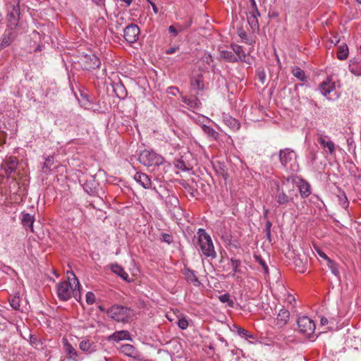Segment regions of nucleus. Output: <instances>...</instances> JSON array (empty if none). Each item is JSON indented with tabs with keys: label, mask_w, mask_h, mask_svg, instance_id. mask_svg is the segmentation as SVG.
I'll use <instances>...</instances> for the list:
<instances>
[{
	"label": "nucleus",
	"mask_w": 361,
	"mask_h": 361,
	"mask_svg": "<svg viewBox=\"0 0 361 361\" xmlns=\"http://www.w3.org/2000/svg\"><path fill=\"white\" fill-rule=\"evenodd\" d=\"M293 264L298 272L305 273L307 267V257L305 255H295L293 258Z\"/></svg>",
	"instance_id": "nucleus-18"
},
{
	"label": "nucleus",
	"mask_w": 361,
	"mask_h": 361,
	"mask_svg": "<svg viewBox=\"0 0 361 361\" xmlns=\"http://www.w3.org/2000/svg\"><path fill=\"white\" fill-rule=\"evenodd\" d=\"M238 35L239 37L247 44H252V42H250L248 38H247V35L246 34V32L243 30H240L238 31Z\"/></svg>",
	"instance_id": "nucleus-46"
},
{
	"label": "nucleus",
	"mask_w": 361,
	"mask_h": 361,
	"mask_svg": "<svg viewBox=\"0 0 361 361\" xmlns=\"http://www.w3.org/2000/svg\"><path fill=\"white\" fill-rule=\"evenodd\" d=\"M99 345L90 336L81 338L79 342V349L86 355H90L98 351Z\"/></svg>",
	"instance_id": "nucleus-11"
},
{
	"label": "nucleus",
	"mask_w": 361,
	"mask_h": 361,
	"mask_svg": "<svg viewBox=\"0 0 361 361\" xmlns=\"http://www.w3.org/2000/svg\"><path fill=\"white\" fill-rule=\"evenodd\" d=\"M317 250V253L319 257H320L321 258H323L324 259L326 260V262H329L331 259L322 251L319 248H317L316 249Z\"/></svg>",
	"instance_id": "nucleus-52"
},
{
	"label": "nucleus",
	"mask_w": 361,
	"mask_h": 361,
	"mask_svg": "<svg viewBox=\"0 0 361 361\" xmlns=\"http://www.w3.org/2000/svg\"><path fill=\"white\" fill-rule=\"evenodd\" d=\"M107 340L109 341H116L118 342L122 340H131V337L130 335V333L126 330H121L114 332V334H111L108 338Z\"/></svg>",
	"instance_id": "nucleus-22"
},
{
	"label": "nucleus",
	"mask_w": 361,
	"mask_h": 361,
	"mask_svg": "<svg viewBox=\"0 0 361 361\" xmlns=\"http://www.w3.org/2000/svg\"><path fill=\"white\" fill-rule=\"evenodd\" d=\"M317 141L323 148L328 149L329 154H334L335 153V145L327 136L319 133Z\"/></svg>",
	"instance_id": "nucleus-19"
},
{
	"label": "nucleus",
	"mask_w": 361,
	"mask_h": 361,
	"mask_svg": "<svg viewBox=\"0 0 361 361\" xmlns=\"http://www.w3.org/2000/svg\"><path fill=\"white\" fill-rule=\"evenodd\" d=\"M197 234V243L202 254L207 257L215 258L216 254L210 235L203 228H199Z\"/></svg>",
	"instance_id": "nucleus-4"
},
{
	"label": "nucleus",
	"mask_w": 361,
	"mask_h": 361,
	"mask_svg": "<svg viewBox=\"0 0 361 361\" xmlns=\"http://www.w3.org/2000/svg\"><path fill=\"white\" fill-rule=\"evenodd\" d=\"M123 32L125 39L129 43H134L138 39L140 28L137 25L132 23L125 27Z\"/></svg>",
	"instance_id": "nucleus-14"
},
{
	"label": "nucleus",
	"mask_w": 361,
	"mask_h": 361,
	"mask_svg": "<svg viewBox=\"0 0 361 361\" xmlns=\"http://www.w3.org/2000/svg\"><path fill=\"white\" fill-rule=\"evenodd\" d=\"M293 181L298 188L300 195L302 198H307L311 195L312 188L307 180L302 178L296 177L294 178Z\"/></svg>",
	"instance_id": "nucleus-15"
},
{
	"label": "nucleus",
	"mask_w": 361,
	"mask_h": 361,
	"mask_svg": "<svg viewBox=\"0 0 361 361\" xmlns=\"http://www.w3.org/2000/svg\"><path fill=\"white\" fill-rule=\"evenodd\" d=\"M231 48L233 54L238 57V61H245L246 54L243 51V47L238 44H232Z\"/></svg>",
	"instance_id": "nucleus-30"
},
{
	"label": "nucleus",
	"mask_w": 361,
	"mask_h": 361,
	"mask_svg": "<svg viewBox=\"0 0 361 361\" xmlns=\"http://www.w3.org/2000/svg\"><path fill=\"white\" fill-rule=\"evenodd\" d=\"M107 315L118 322L128 323L134 314L133 310L126 306L114 305L106 310Z\"/></svg>",
	"instance_id": "nucleus-3"
},
{
	"label": "nucleus",
	"mask_w": 361,
	"mask_h": 361,
	"mask_svg": "<svg viewBox=\"0 0 361 361\" xmlns=\"http://www.w3.org/2000/svg\"><path fill=\"white\" fill-rule=\"evenodd\" d=\"M169 32L173 34L174 37H176L178 34V31L176 29V27L173 25L169 26Z\"/></svg>",
	"instance_id": "nucleus-54"
},
{
	"label": "nucleus",
	"mask_w": 361,
	"mask_h": 361,
	"mask_svg": "<svg viewBox=\"0 0 361 361\" xmlns=\"http://www.w3.org/2000/svg\"><path fill=\"white\" fill-rule=\"evenodd\" d=\"M290 318L289 311L286 309H281L277 315V324L282 327L287 324Z\"/></svg>",
	"instance_id": "nucleus-27"
},
{
	"label": "nucleus",
	"mask_w": 361,
	"mask_h": 361,
	"mask_svg": "<svg viewBox=\"0 0 361 361\" xmlns=\"http://www.w3.org/2000/svg\"><path fill=\"white\" fill-rule=\"evenodd\" d=\"M220 57L230 63H235L238 61V57L230 51H221L220 52Z\"/></svg>",
	"instance_id": "nucleus-31"
},
{
	"label": "nucleus",
	"mask_w": 361,
	"mask_h": 361,
	"mask_svg": "<svg viewBox=\"0 0 361 361\" xmlns=\"http://www.w3.org/2000/svg\"><path fill=\"white\" fill-rule=\"evenodd\" d=\"M271 226H272L271 222L267 221L266 223V226H266V233H267V235L268 238H269L270 235H271L270 229H271Z\"/></svg>",
	"instance_id": "nucleus-53"
},
{
	"label": "nucleus",
	"mask_w": 361,
	"mask_h": 361,
	"mask_svg": "<svg viewBox=\"0 0 361 361\" xmlns=\"http://www.w3.org/2000/svg\"><path fill=\"white\" fill-rule=\"evenodd\" d=\"M134 179L136 182L139 183L144 188H151L152 181L147 174L141 172H137L134 176Z\"/></svg>",
	"instance_id": "nucleus-20"
},
{
	"label": "nucleus",
	"mask_w": 361,
	"mask_h": 361,
	"mask_svg": "<svg viewBox=\"0 0 361 361\" xmlns=\"http://www.w3.org/2000/svg\"><path fill=\"white\" fill-rule=\"evenodd\" d=\"M21 221L26 229H30L31 232H34L33 224L35 222V216L33 215L28 213H22Z\"/></svg>",
	"instance_id": "nucleus-24"
},
{
	"label": "nucleus",
	"mask_w": 361,
	"mask_h": 361,
	"mask_svg": "<svg viewBox=\"0 0 361 361\" xmlns=\"http://www.w3.org/2000/svg\"><path fill=\"white\" fill-rule=\"evenodd\" d=\"M54 163V158L53 156H49L45 159V161L42 166V170L44 173L49 172L51 170V166Z\"/></svg>",
	"instance_id": "nucleus-36"
},
{
	"label": "nucleus",
	"mask_w": 361,
	"mask_h": 361,
	"mask_svg": "<svg viewBox=\"0 0 361 361\" xmlns=\"http://www.w3.org/2000/svg\"><path fill=\"white\" fill-rule=\"evenodd\" d=\"M256 74H257V79L259 80V81L262 84H264L266 81V73H265L264 70L262 68H258L257 70Z\"/></svg>",
	"instance_id": "nucleus-41"
},
{
	"label": "nucleus",
	"mask_w": 361,
	"mask_h": 361,
	"mask_svg": "<svg viewBox=\"0 0 361 361\" xmlns=\"http://www.w3.org/2000/svg\"><path fill=\"white\" fill-rule=\"evenodd\" d=\"M288 179L282 181L281 184L276 183V188L273 190L272 197L276 207L286 208L295 204V199L298 197V194L294 188H290L288 186Z\"/></svg>",
	"instance_id": "nucleus-1"
},
{
	"label": "nucleus",
	"mask_w": 361,
	"mask_h": 361,
	"mask_svg": "<svg viewBox=\"0 0 361 361\" xmlns=\"http://www.w3.org/2000/svg\"><path fill=\"white\" fill-rule=\"evenodd\" d=\"M219 300L221 302H227L228 303V305L230 307H233V305H234V302L231 299V296L228 293H225V294H223V295H221L219 297Z\"/></svg>",
	"instance_id": "nucleus-38"
},
{
	"label": "nucleus",
	"mask_w": 361,
	"mask_h": 361,
	"mask_svg": "<svg viewBox=\"0 0 361 361\" xmlns=\"http://www.w3.org/2000/svg\"><path fill=\"white\" fill-rule=\"evenodd\" d=\"M202 129L203 132L208 135V137L212 138L214 140H217L219 136V133L216 132L214 128L207 125H202Z\"/></svg>",
	"instance_id": "nucleus-32"
},
{
	"label": "nucleus",
	"mask_w": 361,
	"mask_h": 361,
	"mask_svg": "<svg viewBox=\"0 0 361 361\" xmlns=\"http://www.w3.org/2000/svg\"><path fill=\"white\" fill-rule=\"evenodd\" d=\"M255 258L256 261L262 266L264 273L267 274H269V267L265 261L260 256L255 255Z\"/></svg>",
	"instance_id": "nucleus-42"
},
{
	"label": "nucleus",
	"mask_w": 361,
	"mask_h": 361,
	"mask_svg": "<svg viewBox=\"0 0 361 361\" xmlns=\"http://www.w3.org/2000/svg\"><path fill=\"white\" fill-rule=\"evenodd\" d=\"M315 159H316V155H315V154H314V156H313V157H312V160L314 161V160H315Z\"/></svg>",
	"instance_id": "nucleus-64"
},
{
	"label": "nucleus",
	"mask_w": 361,
	"mask_h": 361,
	"mask_svg": "<svg viewBox=\"0 0 361 361\" xmlns=\"http://www.w3.org/2000/svg\"><path fill=\"white\" fill-rule=\"evenodd\" d=\"M20 6L18 4H12L8 8V28L14 30L18 24Z\"/></svg>",
	"instance_id": "nucleus-12"
},
{
	"label": "nucleus",
	"mask_w": 361,
	"mask_h": 361,
	"mask_svg": "<svg viewBox=\"0 0 361 361\" xmlns=\"http://www.w3.org/2000/svg\"><path fill=\"white\" fill-rule=\"evenodd\" d=\"M291 73L300 81L305 82L307 80L306 75L304 71L302 70L298 66L293 68Z\"/></svg>",
	"instance_id": "nucleus-33"
},
{
	"label": "nucleus",
	"mask_w": 361,
	"mask_h": 361,
	"mask_svg": "<svg viewBox=\"0 0 361 361\" xmlns=\"http://www.w3.org/2000/svg\"><path fill=\"white\" fill-rule=\"evenodd\" d=\"M327 265L329 268L330 269L331 273L338 277L339 276V271L338 268V265L336 262H334L332 259H330L329 262H327Z\"/></svg>",
	"instance_id": "nucleus-37"
},
{
	"label": "nucleus",
	"mask_w": 361,
	"mask_h": 361,
	"mask_svg": "<svg viewBox=\"0 0 361 361\" xmlns=\"http://www.w3.org/2000/svg\"><path fill=\"white\" fill-rule=\"evenodd\" d=\"M231 264L233 268V273L231 274L233 276H234L236 274L242 273L240 269L241 261L240 259L231 258Z\"/></svg>",
	"instance_id": "nucleus-35"
},
{
	"label": "nucleus",
	"mask_w": 361,
	"mask_h": 361,
	"mask_svg": "<svg viewBox=\"0 0 361 361\" xmlns=\"http://www.w3.org/2000/svg\"><path fill=\"white\" fill-rule=\"evenodd\" d=\"M348 56V47L346 44H343L339 46L337 52V57L340 60H345Z\"/></svg>",
	"instance_id": "nucleus-34"
},
{
	"label": "nucleus",
	"mask_w": 361,
	"mask_h": 361,
	"mask_svg": "<svg viewBox=\"0 0 361 361\" xmlns=\"http://www.w3.org/2000/svg\"><path fill=\"white\" fill-rule=\"evenodd\" d=\"M178 49V47H171V48L168 49L166 51V54H172L175 53Z\"/></svg>",
	"instance_id": "nucleus-56"
},
{
	"label": "nucleus",
	"mask_w": 361,
	"mask_h": 361,
	"mask_svg": "<svg viewBox=\"0 0 361 361\" xmlns=\"http://www.w3.org/2000/svg\"><path fill=\"white\" fill-rule=\"evenodd\" d=\"M161 240L164 243L170 244L173 240V237L168 233H163L161 236Z\"/></svg>",
	"instance_id": "nucleus-50"
},
{
	"label": "nucleus",
	"mask_w": 361,
	"mask_h": 361,
	"mask_svg": "<svg viewBox=\"0 0 361 361\" xmlns=\"http://www.w3.org/2000/svg\"><path fill=\"white\" fill-rule=\"evenodd\" d=\"M18 164V162L16 157H9L1 164L0 175L6 176L8 178H13L16 174Z\"/></svg>",
	"instance_id": "nucleus-9"
},
{
	"label": "nucleus",
	"mask_w": 361,
	"mask_h": 361,
	"mask_svg": "<svg viewBox=\"0 0 361 361\" xmlns=\"http://www.w3.org/2000/svg\"><path fill=\"white\" fill-rule=\"evenodd\" d=\"M192 19H189L183 25H178V27H179V31L181 32L185 29L190 27L192 25Z\"/></svg>",
	"instance_id": "nucleus-51"
},
{
	"label": "nucleus",
	"mask_w": 361,
	"mask_h": 361,
	"mask_svg": "<svg viewBox=\"0 0 361 361\" xmlns=\"http://www.w3.org/2000/svg\"><path fill=\"white\" fill-rule=\"evenodd\" d=\"M192 86L194 89H197L198 90H202L204 89V82L200 78H196L193 82H192Z\"/></svg>",
	"instance_id": "nucleus-43"
},
{
	"label": "nucleus",
	"mask_w": 361,
	"mask_h": 361,
	"mask_svg": "<svg viewBox=\"0 0 361 361\" xmlns=\"http://www.w3.org/2000/svg\"><path fill=\"white\" fill-rule=\"evenodd\" d=\"M183 275L186 280L190 283H192L194 286H199L200 285V281L192 270L188 268L184 269Z\"/></svg>",
	"instance_id": "nucleus-28"
},
{
	"label": "nucleus",
	"mask_w": 361,
	"mask_h": 361,
	"mask_svg": "<svg viewBox=\"0 0 361 361\" xmlns=\"http://www.w3.org/2000/svg\"><path fill=\"white\" fill-rule=\"evenodd\" d=\"M202 60L203 62H205L209 66L210 65L211 62L213 61L212 57L211 54L208 53H205L203 56L202 57Z\"/></svg>",
	"instance_id": "nucleus-49"
},
{
	"label": "nucleus",
	"mask_w": 361,
	"mask_h": 361,
	"mask_svg": "<svg viewBox=\"0 0 361 361\" xmlns=\"http://www.w3.org/2000/svg\"><path fill=\"white\" fill-rule=\"evenodd\" d=\"M233 327L236 329L238 335L241 336H245L246 338H253V336L250 334L249 331H247L246 329L237 326L235 325H234Z\"/></svg>",
	"instance_id": "nucleus-39"
},
{
	"label": "nucleus",
	"mask_w": 361,
	"mask_h": 361,
	"mask_svg": "<svg viewBox=\"0 0 361 361\" xmlns=\"http://www.w3.org/2000/svg\"><path fill=\"white\" fill-rule=\"evenodd\" d=\"M122 1L126 4V5L128 6L130 5L132 0H122Z\"/></svg>",
	"instance_id": "nucleus-61"
},
{
	"label": "nucleus",
	"mask_w": 361,
	"mask_h": 361,
	"mask_svg": "<svg viewBox=\"0 0 361 361\" xmlns=\"http://www.w3.org/2000/svg\"><path fill=\"white\" fill-rule=\"evenodd\" d=\"M86 302L89 305H92L95 302L94 294L92 292H87L86 294Z\"/></svg>",
	"instance_id": "nucleus-44"
},
{
	"label": "nucleus",
	"mask_w": 361,
	"mask_h": 361,
	"mask_svg": "<svg viewBox=\"0 0 361 361\" xmlns=\"http://www.w3.org/2000/svg\"><path fill=\"white\" fill-rule=\"evenodd\" d=\"M250 6L249 7L248 11H252L253 13L258 14L259 10L257 6V3L255 0H250Z\"/></svg>",
	"instance_id": "nucleus-45"
},
{
	"label": "nucleus",
	"mask_w": 361,
	"mask_h": 361,
	"mask_svg": "<svg viewBox=\"0 0 361 361\" xmlns=\"http://www.w3.org/2000/svg\"><path fill=\"white\" fill-rule=\"evenodd\" d=\"M320 322H321V324L324 326V325H326L328 324V319L324 317H322L321 319H320Z\"/></svg>",
	"instance_id": "nucleus-58"
},
{
	"label": "nucleus",
	"mask_w": 361,
	"mask_h": 361,
	"mask_svg": "<svg viewBox=\"0 0 361 361\" xmlns=\"http://www.w3.org/2000/svg\"><path fill=\"white\" fill-rule=\"evenodd\" d=\"M63 350L66 358L71 361H79L80 353L65 337L62 338Z\"/></svg>",
	"instance_id": "nucleus-13"
},
{
	"label": "nucleus",
	"mask_w": 361,
	"mask_h": 361,
	"mask_svg": "<svg viewBox=\"0 0 361 361\" xmlns=\"http://www.w3.org/2000/svg\"><path fill=\"white\" fill-rule=\"evenodd\" d=\"M99 309H100V310H102V311H105V309H104V308H103L102 307H99Z\"/></svg>",
	"instance_id": "nucleus-63"
},
{
	"label": "nucleus",
	"mask_w": 361,
	"mask_h": 361,
	"mask_svg": "<svg viewBox=\"0 0 361 361\" xmlns=\"http://www.w3.org/2000/svg\"><path fill=\"white\" fill-rule=\"evenodd\" d=\"M178 326L181 329H186L188 326V322L186 319L182 318L178 320Z\"/></svg>",
	"instance_id": "nucleus-47"
},
{
	"label": "nucleus",
	"mask_w": 361,
	"mask_h": 361,
	"mask_svg": "<svg viewBox=\"0 0 361 361\" xmlns=\"http://www.w3.org/2000/svg\"><path fill=\"white\" fill-rule=\"evenodd\" d=\"M79 63L82 68L85 70L98 68L101 65L99 59L92 53L82 55L80 57Z\"/></svg>",
	"instance_id": "nucleus-10"
},
{
	"label": "nucleus",
	"mask_w": 361,
	"mask_h": 361,
	"mask_svg": "<svg viewBox=\"0 0 361 361\" xmlns=\"http://www.w3.org/2000/svg\"><path fill=\"white\" fill-rule=\"evenodd\" d=\"M139 161L144 166L150 167L162 165L165 159L154 151L144 150L140 154Z\"/></svg>",
	"instance_id": "nucleus-6"
},
{
	"label": "nucleus",
	"mask_w": 361,
	"mask_h": 361,
	"mask_svg": "<svg viewBox=\"0 0 361 361\" xmlns=\"http://www.w3.org/2000/svg\"><path fill=\"white\" fill-rule=\"evenodd\" d=\"M223 122L226 126H227L230 129H231L233 131H235L240 128V124L239 121L229 115L224 116Z\"/></svg>",
	"instance_id": "nucleus-25"
},
{
	"label": "nucleus",
	"mask_w": 361,
	"mask_h": 361,
	"mask_svg": "<svg viewBox=\"0 0 361 361\" xmlns=\"http://www.w3.org/2000/svg\"><path fill=\"white\" fill-rule=\"evenodd\" d=\"M279 159L281 164L287 169L297 171L299 169L298 164L296 161L295 152L289 149L286 148L279 151Z\"/></svg>",
	"instance_id": "nucleus-5"
},
{
	"label": "nucleus",
	"mask_w": 361,
	"mask_h": 361,
	"mask_svg": "<svg viewBox=\"0 0 361 361\" xmlns=\"http://www.w3.org/2000/svg\"><path fill=\"white\" fill-rule=\"evenodd\" d=\"M111 270L116 274L118 275L123 280L128 281V274L125 271L124 269L118 264H111Z\"/></svg>",
	"instance_id": "nucleus-29"
},
{
	"label": "nucleus",
	"mask_w": 361,
	"mask_h": 361,
	"mask_svg": "<svg viewBox=\"0 0 361 361\" xmlns=\"http://www.w3.org/2000/svg\"><path fill=\"white\" fill-rule=\"evenodd\" d=\"M288 300L290 303H291L292 301H295V298L293 295H289L288 297Z\"/></svg>",
	"instance_id": "nucleus-60"
},
{
	"label": "nucleus",
	"mask_w": 361,
	"mask_h": 361,
	"mask_svg": "<svg viewBox=\"0 0 361 361\" xmlns=\"http://www.w3.org/2000/svg\"><path fill=\"white\" fill-rule=\"evenodd\" d=\"M82 186H83V188L84 190L87 192V193H91L93 192V190L91 187H90L87 183H83L82 184Z\"/></svg>",
	"instance_id": "nucleus-57"
},
{
	"label": "nucleus",
	"mask_w": 361,
	"mask_h": 361,
	"mask_svg": "<svg viewBox=\"0 0 361 361\" xmlns=\"http://www.w3.org/2000/svg\"><path fill=\"white\" fill-rule=\"evenodd\" d=\"M147 1L151 4V6L152 7L154 12L155 13H157L159 12V9H158L157 5L155 4V3L152 1L151 0H147Z\"/></svg>",
	"instance_id": "nucleus-55"
},
{
	"label": "nucleus",
	"mask_w": 361,
	"mask_h": 361,
	"mask_svg": "<svg viewBox=\"0 0 361 361\" xmlns=\"http://www.w3.org/2000/svg\"><path fill=\"white\" fill-rule=\"evenodd\" d=\"M298 326L300 332L307 338H311L314 333L316 327L314 321L306 316L298 318Z\"/></svg>",
	"instance_id": "nucleus-7"
},
{
	"label": "nucleus",
	"mask_w": 361,
	"mask_h": 361,
	"mask_svg": "<svg viewBox=\"0 0 361 361\" xmlns=\"http://www.w3.org/2000/svg\"><path fill=\"white\" fill-rule=\"evenodd\" d=\"M120 353L136 360L140 359V353L131 344H123L120 347Z\"/></svg>",
	"instance_id": "nucleus-17"
},
{
	"label": "nucleus",
	"mask_w": 361,
	"mask_h": 361,
	"mask_svg": "<svg viewBox=\"0 0 361 361\" xmlns=\"http://www.w3.org/2000/svg\"><path fill=\"white\" fill-rule=\"evenodd\" d=\"M336 82L334 81L333 77H328L319 85V90L321 93L326 97L328 99H334L338 97L336 89Z\"/></svg>",
	"instance_id": "nucleus-8"
},
{
	"label": "nucleus",
	"mask_w": 361,
	"mask_h": 361,
	"mask_svg": "<svg viewBox=\"0 0 361 361\" xmlns=\"http://www.w3.org/2000/svg\"><path fill=\"white\" fill-rule=\"evenodd\" d=\"M178 167L184 171L187 169L183 161H180L178 164Z\"/></svg>",
	"instance_id": "nucleus-59"
},
{
	"label": "nucleus",
	"mask_w": 361,
	"mask_h": 361,
	"mask_svg": "<svg viewBox=\"0 0 361 361\" xmlns=\"http://www.w3.org/2000/svg\"><path fill=\"white\" fill-rule=\"evenodd\" d=\"M16 37L17 34L14 30L9 28L6 30L0 42V51L4 48L9 47L13 42Z\"/></svg>",
	"instance_id": "nucleus-16"
},
{
	"label": "nucleus",
	"mask_w": 361,
	"mask_h": 361,
	"mask_svg": "<svg viewBox=\"0 0 361 361\" xmlns=\"http://www.w3.org/2000/svg\"><path fill=\"white\" fill-rule=\"evenodd\" d=\"M350 71L357 76H361V59L359 58H354L349 62Z\"/></svg>",
	"instance_id": "nucleus-23"
},
{
	"label": "nucleus",
	"mask_w": 361,
	"mask_h": 361,
	"mask_svg": "<svg viewBox=\"0 0 361 361\" xmlns=\"http://www.w3.org/2000/svg\"><path fill=\"white\" fill-rule=\"evenodd\" d=\"M30 341L32 343H35L37 341V338L33 337V336H30Z\"/></svg>",
	"instance_id": "nucleus-62"
},
{
	"label": "nucleus",
	"mask_w": 361,
	"mask_h": 361,
	"mask_svg": "<svg viewBox=\"0 0 361 361\" xmlns=\"http://www.w3.org/2000/svg\"><path fill=\"white\" fill-rule=\"evenodd\" d=\"M339 200H340V204L341 205V207L343 208L346 209L348 207L349 202H348L347 197L345 195L343 197H340Z\"/></svg>",
	"instance_id": "nucleus-48"
},
{
	"label": "nucleus",
	"mask_w": 361,
	"mask_h": 361,
	"mask_svg": "<svg viewBox=\"0 0 361 361\" xmlns=\"http://www.w3.org/2000/svg\"><path fill=\"white\" fill-rule=\"evenodd\" d=\"M259 16V12H258V14L253 13L252 11H248L247 13V23L253 32L258 31L259 29V24L258 21V18Z\"/></svg>",
	"instance_id": "nucleus-21"
},
{
	"label": "nucleus",
	"mask_w": 361,
	"mask_h": 361,
	"mask_svg": "<svg viewBox=\"0 0 361 361\" xmlns=\"http://www.w3.org/2000/svg\"><path fill=\"white\" fill-rule=\"evenodd\" d=\"M181 101L184 104H187L190 108L199 109L201 105V102L199 99L194 96H182Z\"/></svg>",
	"instance_id": "nucleus-26"
},
{
	"label": "nucleus",
	"mask_w": 361,
	"mask_h": 361,
	"mask_svg": "<svg viewBox=\"0 0 361 361\" xmlns=\"http://www.w3.org/2000/svg\"><path fill=\"white\" fill-rule=\"evenodd\" d=\"M68 281L60 282L57 285V295L60 300L67 301L72 295L76 299L80 298V284L72 271H67Z\"/></svg>",
	"instance_id": "nucleus-2"
},
{
	"label": "nucleus",
	"mask_w": 361,
	"mask_h": 361,
	"mask_svg": "<svg viewBox=\"0 0 361 361\" xmlns=\"http://www.w3.org/2000/svg\"><path fill=\"white\" fill-rule=\"evenodd\" d=\"M9 302L13 309L17 310L20 308V298L19 296H14L9 300Z\"/></svg>",
	"instance_id": "nucleus-40"
}]
</instances>
